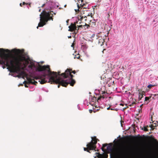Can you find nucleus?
<instances>
[{
	"label": "nucleus",
	"instance_id": "1",
	"mask_svg": "<svg viewBox=\"0 0 158 158\" xmlns=\"http://www.w3.org/2000/svg\"><path fill=\"white\" fill-rule=\"evenodd\" d=\"M37 70L39 72L47 70L48 73V74H44L41 77V80L39 81V82L41 84L46 82L51 83L52 84H58V87L59 88L60 85L66 87L69 84L73 86L75 83V81L73 78V76L70 74L71 70L70 69H67L64 73H61V76L64 78H69L68 79L66 80L60 77L57 78L56 73L51 71L49 65H39Z\"/></svg>",
	"mask_w": 158,
	"mask_h": 158
},
{
	"label": "nucleus",
	"instance_id": "2",
	"mask_svg": "<svg viewBox=\"0 0 158 158\" xmlns=\"http://www.w3.org/2000/svg\"><path fill=\"white\" fill-rule=\"evenodd\" d=\"M10 52L9 49L0 48V65H5L10 68L12 72L19 73L21 69H23L21 67L25 68L29 64L30 58L19 55L11 56Z\"/></svg>",
	"mask_w": 158,
	"mask_h": 158
},
{
	"label": "nucleus",
	"instance_id": "3",
	"mask_svg": "<svg viewBox=\"0 0 158 158\" xmlns=\"http://www.w3.org/2000/svg\"><path fill=\"white\" fill-rule=\"evenodd\" d=\"M149 137L153 141L147 147L146 158H158V140L154 137Z\"/></svg>",
	"mask_w": 158,
	"mask_h": 158
},
{
	"label": "nucleus",
	"instance_id": "4",
	"mask_svg": "<svg viewBox=\"0 0 158 158\" xmlns=\"http://www.w3.org/2000/svg\"><path fill=\"white\" fill-rule=\"evenodd\" d=\"M52 11H50L47 12L45 10H44L40 15V22L38 24V26L37 27V28H38V27H43L46 24V23L50 20H53V14H52L51 12ZM54 15H56V13H54Z\"/></svg>",
	"mask_w": 158,
	"mask_h": 158
},
{
	"label": "nucleus",
	"instance_id": "5",
	"mask_svg": "<svg viewBox=\"0 0 158 158\" xmlns=\"http://www.w3.org/2000/svg\"><path fill=\"white\" fill-rule=\"evenodd\" d=\"M116 152L125 158H127L131 152V149L129 147L119 148L115 150Z\"/></svg>",
	"mask_w": 158,
	"mask_h": 158
},
{
	"label": "nucleus",
	"instance_id": "6",
	"mask_svg": "<svg viewBox=\"0 0 158 158\" xmlns=\"http://www.w3.org/2000/svg\"><path fill=\"white\" fill-rule=\"evenodd\" d=\"M91 138L92 141L87 144L86 146L89 149H95L96 148V144L97 142V139L96 137H92Z\"/></svg>",
	"mask_w": 158,
	"mask_h": 158
},
{
	"label": "nucleus",
	"instance_id": "7",
	"mask_svg": "<svg viewBox=\"0 0 158 158\" xmlns=\"http://www.w3.org/2000/svg\"><path fill=\"white\" fill-rule=\"evenodd\" d=\"M103 35H104L103 33L102 32L99 33L98 35H97L98 37L97 39L98 40V45L100 46L103 45L105 42V39L104 38V37H102V36Z\"/></svg>",
	"mask_w": 158,
	"mask_h": 158
},
{
	"label": "nucleus",
	"instance_id": "8",
	"mask_svg": "<svg viewBox=\"0 0 158 158\" xmlns=\"http://www.w3.org/2000/svg\"><path fill=\"white\" fill-rule=\"evenodd\" d=\"M76 23H78V21H77L76 23H72L70 25L69 27V31L71 32L74 31L75 34L77 33L78 32V30L79 28L78 27V29H77Z\"/></svg>",
	"mask_w": 158,
	"mask_h": 158
},
{
	"label": "nucleus",
	"instance_id": "9",
	"mask_svg": "<svg viewBox=\"0 0 158 158\" xmlns=\"http://www.w3.org/2000/svg\"><path fill=\"white\" fill-rule=\"evenodd\" d=\"M108 145L107 147V149L108 150H110L111 151H112L113 150V149L112 148L113 144L112 143H110L108 144L107 143L104 144L102 145V147L101 148L102 150L104 152L105 151V150L104 149V148L106 146Z\"/></svg>",
	"mask_w": 158,
	"mask_h": 158
},
{
	"label": "nucleus",
	"instance_id": "10",
	"mask_svg": "<svg viewBox=\"0 0 158 158\" xmlns=\"http://www.w3.org/2000/svg\"><path fill=\"white\" fill-rule=\"evenodd\" d=\"M83 18H86L85 19V20L86 21L88 19H90V18L92 19V16H90L89 15H81L80 16H79L78 17V20L81 21L83 19Z\"/></svg>",
	"mask_w": 158,
	"mask_h": 158
},
{
	"label": "nucleus",
	"instance_id": "11",
	"mask_svg": "<svg viewBox=\"0 0 158 158\" xmlns=\"http://www.w3.org/2000/svg\"><path fill=\"white\" fill-rule=\"evenodd\" d=\"M27 81H28V83L29 84H32L36 85L37 84V82L35 81L34 79H31L30 78H27Z\"/></svg>",
	"mask_w": 158,
	"mask_h": 158
},
{
	"label": "nucleus",
	"instance_id": "12",
	"mask_svg": "<svg viewBox=\"0 0 158 158\" xmlns=\"http://www.w3.org/2000/svg\"><path fill=\"white\" fill-rule=\"evenodd\" d=\"M139 91V96L138 98L139 101L143 97V95L144 93V92L138 90Z\"/></svg>",
	"mask_w": 158,
	"mask_h": 158
},
{
	"label": "nucleus",
	"instance_id": "13",
	"mask_svg": "<svg viewBox=\"0 0 158 158\" xmlns=\"http://www.w3.org/2000/svg\"><path fill=\"white\" fill-rule=\"evenodd\" d=\"M96 154L97 155L96 156L98 158H102L104 156V155L106 154V153H103L102 154H100L99 153H96Z\"/></svg>",
	"mask_w": 158,
	"mask_h": 158
},
{
	"label": "nucleus",
	"instance_id": "14",
	"mask_svg": "<svg viewBox=\"0 0 158 158\" xmlns=\"http://www.w3.org/2000/svg\"><path fill=\"white\" fill-rule=\"evenodd\" d=\"M28 67L31 69H32L33 68L35 67V64L33 62H31L30 64L28 65Z\"/></svg>",
	"mask_w": 158,
	"mask_h": 158
},
{
	"label": "nucleus",
	"instance_id": "15",
	"mask_svg": "<svg viewBox=\"0 0 158 158\" xmlns=\"http://www.w3.org/2000/svg\"><path fill=\"white\" fill-rule=\"evenodd\" d=\"M148 126L147 125L146 126H143V127H140V128L142 130H143L145 131H148Z\"/></svg>",
	"mask_w": 158,
	"mask_h": 158
},
{
	"label": "nucleus",
	"instance_id": "16",
	"mask_svg": "<svg viewBox=\"0 0 158 158\" xmlns=\"http://www.w3.org/2000/svg\"><path fill=\"white\" fill-rule=\"evenodd\" d=\"M12 51L14 53L20 54L21 53V51L20 49H13L12 50Z\"/></svg>",
	"mask_w": 158,
	"mask_h": 158
},
{
	"label": "nucleus",
	"instance_id": "17",
	"mask_svg": "<svg viewBox=\"0 0 158 158\" xmlns=\"http://www.w3.org/2000/svg\"><path fill=\"white\" fill-rule=\"evenodd\" d=\"M77 26H78L79 28L81 27H85H85H86V28H88L89 27V25L87 24L86 23H85V25H80L79 26L77 25Z\"/></svg>",
	"mask_w": 158,
	"mask_h": 158
},
{
	"label": "nucleus",
	"instance_id": "18",
	"mask_svg": "<svg viewBox=\"0 0 158 158\" xmlns=\"http://www.w3.org/2000/svg\"><path fill=\"white\" fill-rule=\"evenodd\" d=\"M152 98V96H150L149 97H146L145 98V101H148L147 103H149L150 102L149 99Z\"/></svg>",
	"mask_w": 158,
	"mask_h": 158
},
{
	"label": "nucleus",
	"instance_id": "19",
	"mask_svg": "<svg viewBox=\"0 0 158 158\" xmlns=\"http://www.w3.org/2000/svg\"><path fill=\"white\" fill-rule=\"evenodd\" d=\"M88 20H89L90 21V23H93L94 25H95V20L92 18V19L90 18V19H88Z\"/></svg>",
	"mask_w": 158,
	"mask_h": 158
},
{
	"label": "nucleus",
	"instance_id": "20",
	"mask_svg": "<svg viewBox=\"0 0 158 158\" xmlns=\"http://www.w3.org/2000/svg\"><path fill=\"white\" fill-rule=\"evenodd\" d=\"M133 137L135 139H139V140H141L142 139V138L141 136H139V137H138L137 136H133Z\"/></svg>",
	"mask_w": 158,
	"mask_h": 158
},
{
	"label": "nucleus",
	"instance_id": "21",
	"mask_svg": "<svg viewBox=\"0 0 158 158\" xmlns=\"http://www.w3.org/2000/svg\"><path fill=\"white\" fill-rule=\"evenodd\" d=\"M149 127L151 128V130H153L155 129L154 127H156V125L153 126L152 124H151Z\"/></svg>",
	"mask_w": 158,
	"mask_h": 158
},
{
	"label": "nucleus",
	"instance_id": "22",
	"mask_svg": "<svg viewBox=\"0 0 158 158\" xmlns=\"http://www.w3.org/2000/svg\"><path fill=\"white\" fill-rule=\"evenodd\" d=\"M102 98L103 99H104L105 98V97L104 96V95H103L102 96L100 95L97 99V100H99L101 99V98Z\"/></svg>",
	"mask_w": 158,
	"mask_h": 158
},
{
	"label": "nucleus",
	"instance_id": "23",
	"mask_svg": "<svg viewBox=\"0 0 158 158\" xmlns=\"http://www.w3.org/2000/svg\"><path fill=\"white\" fill-rule=\"evenodd\" d=\"M99 93L100 94H104L106 93V92L105 91H102V90H101L99 92Z\"/></svg>",
	"mask_w": 158,
	"mask_h": 158
},
{
	"label": "nucleus",
	"instance_id": "24",
	"mask_svg": "<svg viewBox=\"0 0 158 158\" xmlns=\"http://www.w3.org/2000/svg\"><path fill=\"white\" fill-rule=\"evenodd\" d=\"M24 73L23 71L21 72L19 74V75L18 76V77H19L21 76H22L24 74Z\"/></svg>",
	"mask_w": 158,
	"mask_h": 158
},
{
	"label": "nucleus",
	"instance_id": "25",
	"mask_svg": "<svg viewBox=\"0 0 158 158\" xmlns=\"http://www.w3.org/2000/svg\"><path fill=\"white\" fill-rule=\"evenodd\" d=\"M69 69L71 70V71H70V72H71V73H70V74H71V75H72V74H71V73H73V74H75V73H76V72H75V70H74V71H73L72 70V69Z\"/></svg>",
	"mask_w": 158,
	"mask_h": 158
},
{
	"label": "nucleus",
	"instance_id": "26",
	"mask_svg": "<svg viewBox=\"0 0 158 158\" xmlns=\"http://www.w3.org/2000/svg\"><path fill=\"white\" fill-rule=\"evenodd\" d=\"M154 86V85H152L151 84H150V85H148L147 87L148 88H150Z\"/></svg>",
	"mask_w": 158,
	"mask_h": 158
},
{
	"label": "nucleus",
	"instance_id": "27",
	"mask_svg": "<svg viewBox=\"0 0 158 158\" xmlns=\"http://www.w3.org/2000/svg\"><path fill=\"white\" fill-rule=\"evenodd\" d=\"M75 57H76L77 59H79L80 58V55L78 54L76 55V56L75 57H74V58H75Z\"/></svg>",
	"mask_w": 158,
	"mask_h": 158
},
{
	"label": "nucleus",
	"instance_id": "28",
	"mask_svg": "<svg viewBox=\"0 0 158 158\" xmlns=\"http://www.w3.org/2000/svg\"><path fill=\"white\" fill-rule=\"evenodd\" d=\"M158 94H152L151 96H152H152H153L154 97H152V98L153 99H154V97L156 96H158Z\"/></svg>",
	"mask_w": 158,
	"mask_h": 158
},
{
	"label": "nucleus",
	"instance_id": "29",
	"mask_svg": "<svg viewBox=\"0 0 158 158\" xmlns=\"http://www.w3.org/2000/svg\"><path fill=\"white\" fill-rule=\"evenodd\" d=\"M56 73L57 76V75H59V76L62 77L61 75V74H60V72H58L57 73V72H56Z\"/></svg>",
	"mask_w": 158,
	"mask_h": 158
},
{
	"label": "nucleus",
	"instance_id": "30",
	"mask_svg": "<svg viewBox=\"0 0 158 158\" xmlns=\"http://www.w3.org/2000/svg\"><path fill=\"white\" fill-rule=\"evenodd\" d=\"M88 148V150L87 151V152L89 153H91V152L90 151V150H95V151L96 150H95V149H89Z\"/></svg>",
	"mask_w": 158,
	"mask_h": 158
},
{
	"label": "nucleus",
	"instance_id": "31",
	"mask_svg": "<svg viewBox=\"0 0 158 158\" xmlns=\"http://www.w3.org/2000/svg\"><path fill=\"white\" fill-rule=\"evenodd\" d=\"M135 104V102H133L131 103L130 105H129V106H133L134 104Z\"/></svg>",
	"mask_w": 158,
	"mask_h": 158
},
{
	"label": "nucleus",
	"instance_id": "32",
	"mask_svg": "<svg viewBox=\"0 0 158 158\" xmlns=\"http://www.w3.org/2000/svg\"><path fill=\"white\" fill-rule=\"evenodd\" d=\"M25 4H26V5H30V4H28V3H26L25 2H23V5H25Z\"/></svg>",
	"mask_w": 158,
	"mask_h": 158
},
{
	"label": "nucleus",
	"instance_id": "33",
	"mask_svg": "<svg viewBox=\"0 0 158 158\" xmlns=\"http://www.w3.org/2000/svg\"><path fill=\"white\" fill-rule=\"evenodd\" d=\"M88 147H87V148H84V150L85 151H87L88 150Z\"/></svg>",
	"mask_w": 158,
	"mask_h": 158
},
{
	"label": "nucleus",
	"instance_id": "34",
	"mask_svg": "<svg viewBox=\"0 0 158 158\" xmlns=\"http://www.w3.org/2000/svg\"><path fill=\"white\" fill-rule=\"evenodd\" d=\"M33 78L35 79L36 80H38L39 79V78L38 77H34Z\"/></svg>",
	"mask_w": 158,
	"mask_h": 158
},
{
	"label": "nucleus",
	"instance_id": "35",
	"mask_svg": "<svg viewBox=\"0 0 158 158\" xmlns=\"http://www.w3.org/2000/svg\"><path fill=\"white\" fill-rule=\"evenodd\" d=\"M126 107H125L124 108H123V110H125L127 108H128V106H127L126 105Z\"/></svg>",
	"mask_w": 158,
	"mask_h": 158
},
{
	"label": "nucleus",
	"instance_id": "36",
	"mask_svg": "<svg viewBox=\"0 0 158 158\" xmlns=\"http://www.w3.org/2000/svg\"><path fill=\"white\" fill-rule=\"evenodd\" d=\"M89 111L90 113H91L93 112V110H89Z\"/></svg>",
	"mask_w": 158,
	"mask_h": 158
},
{
	"label": "nucleus",
	"instance_id": "37",
	"mask_svg": "<svg viewBox=\"0 0 158 158\" xmlns=\"http://www.w3.org/2000/svg\"><path fill=\"white\" fill-rule=\"evenodd\" d=\"M26 83H27V84H29V83H28V81L27 82L26 81H24V82H23V84H25V83H26Z\"/></svg>",
	"mask_w": 158,
	"mask_h": 158
},
{
	"label": "nucleus",
	"instance_id": "38",
	"mask_svg": "<svg viewBox=\"0 0 158 158\" xmlns=\"http://www.w3.org/2000/svg\"><path fill=\"white\" fill-rule=\"evenodd\" d=\"M110 110H115V109H114L113 108H110Z\"/></svg>",
	"mask_w": 158,
	"mask_h": 158
},
{
	"label": "nucleus",
	"instance_id": "39",
	"mask_svg": "<svg viewBox=\"0 0 158 158\" xmlns=\"http://www.w3.org/2000/svg\"><path fill=\"white\" fill-rule=\"evenodd\" d=\"M110 108H110V107H108L107 109V110H109L110 109Z\"/></svg>",
	"mask_w": 158,
	"mask_h": 158
},
{
	"label": "nucleus",
	"instance_id": "40",
	"mask_svg": "<svg viewBox=\"0 0 158 158\" xmlns=\"http://www.w3.org/2000/svg\"><path fill=\"white\" fill-rule=\"evenodd\" d=\"M45 4H43L42 5V7H44V6H45Z\"/></svg>",
	"mask_w": 158,
	"mask_h": 158
},
{
	"label": "nucleus",
	"instance_id": "41",
	"mask_svg": "<svg viewBox=\"0 0 158 158\" xmlns=\"http://www.w3.org/2000/svg\"><path fill=\"white\" fill-rule=\"evenodd\" d=\"M120 105H121V106H124V104H122V103H120Z\"/></svg>",
	"mask_w": 158,
	"mask_h": 158
},
{
	"label": "nucleus",
	"instance_id": "42",
	"mask_svg": "<svg viewBox=\"0 0 158 158\" xmlns=\"http://www.w3.org/2000/svg\"><path fill=\"white\" fill-rule=\"evenodd\" d=\"M25 86L26 87H28V86L26 84H25Z\"/></svg>",
	"mask_w": 158,
	"mask_h": 158
},
{
	"label": "nucleus",
	"instance_id": "43",
	"mask_svg": "<svg viewBox=\"0 0 158 158\" xmlns=\"http://www.w3.org/2000/svg\"><path fill=\"white\" fill-rule=\"evenodd\" d=\"M69 20H67L66 21L67 23H68L69 22Z\"/></svg>",
	"mask_w": 158,
	"mask_h": 158
},
{
	"label": "nucleus",
	"instance_id": "44",
	"mask_svg": "<svg viewBox=\"0 0 158 158\" xmlns=\"http://www.w3.org/2000/svg\"><path fill=\"white\" fill-rule=\"evenodd\" d=\"M20 5L21 6H22V3H20Z\"/></svg>",
	"mask_w": 158,
	"mask_h": 158
},
{
	"label": "nucleus",
	"instance_id": "45",
	"mask_svg": "<svg viewBox=\"0 0 158 158\" xmlns=\"http://www.w3.org/2000/svg\"><path fill=\"white\" fill-rule=\"evenodd\" d=\"M77 6H78V8H79V5L78 4Z\"/></svg>",
	"mask_w": 158,
	"mask_h": 158
},
{
	"label": "nucleus",
	"instance_id": "46",
	"mask_svg": "<svg viewBox=\"0 0 158 158\" xmlns=\"http://www.w3.org/2000/svg\"><path fill=\"white\" fill-rule=\"evenodd\" d=\"M73 44L71 46H73Z\"/></svg>",
	"mask_w": 158,
	"mask_h": 158
},
{
	"label": "nucleus",
	"instance_id": "47",
	"mask_svg": "<svg viewBox=\"0 0 158 158\" xmlns=\"http://www.w3.org/2000/svg\"><path fill=\"white\" fill-rule=\"evenodd\" d=\"M97 157V156H96L94 157V158H96Z\"/></svg>",
	"mask_w": 158,
	"mask_h": 158
},
{
	"label": "nucleus",
	"instance_id": "48",
	"mask_svg": "<svg viewBox=\"0 0 158 158\" xmlns=\"http://www.w3.org/2000/svg\"><path fill=\"white\" fill-rule=\"evenodd\" d=\"M142 105H143V104L141 105L140 106V107L142 106Z\"/></svg>",
	"mask_w": 158,
	"mask_h": 158
},
{
	"label": "nucleus",
	"instance_id": "49",
	"mask_svg": "<svg viewBox=\"0 0 158 158\" xmlns=\"http://www.w3.org/2000/svg\"><path fill=\"white\" fill-rule=\"evenodd\" d=\"M108 33H107V35H108Z\"/></svg>",
	"mask_w": 158,
	"mask_h": 158
},
{
	"label": "nucleus",
	"instance_id": "50",
	"mask_svg": "<svg viewBox=\"0 0 158 158\" xmlns=\"http://www.w3.org/2000/svg\"><path fill=\"white\" fill-rule=\"evenodd\" d=\"M69 37L70 38H71V36H69Z\"/></svg>",
	"mask_w": 158,
	"mask_h": 158
},
{
	"label": "nucleus",
	"instance_id": "51",
	"mask_svg": "<svg viewBox=\"0 0 158 158\" xmlns=\"http://www.w3.org/2000/svg\"><path fill=\"white\" fill-rule=\"evenodd\" d=\"M96 98L95 100H97V98Z\"/></svg>",
	"mask_w": 158,
	"mask_h": 158
},
{
	"label": "nucleus",
	"instance_id": "52",
	"mask_svg": "<svg viewBox=\"0 0 158 158\" xmlns=\"http://www.w3.org/2000/svg\"><path fill=\"white\" fill-rule=\"evenodd\" d=\"M94 111V112H95V111Z\"/></svg>",
	"mask_w": 158,
	"mask_h": 158
},
{
	"label": "nucleus",
	"instance_id": "53",
	"mask_svg": "<svg viewBox=\"0 0 158 158\" xmlns=\"http://www.w3.org/2000/svg\"><path fill=\"white\" fill-rule=\"evenodd\" d=\"M105 37H106V35H105Z\"/></svg>",
	"mask_w": 158,
	"mask_h": 158
},
{
	"label": "nucleus",
	"instance_id": "54",
	"mask_svg": "<svg viewBox=\"0 0 158 158\" xmlns=\"http://www.w3.org/2000/svg\"><path fill=\"white\" fill-rule=\"evenodd\" d=\"M151 132H150V133H149V134H151Z\"/></svg>",
	"mask_w": 158,
	"mask_h": 158
},
{
	"label": "nucleus",
	"instance_id": "55",
	"mask_svg": "<svg viewBox=\"0 0 158 158\" xmlns=\"http://www.w3.org/2000/svg\"><path fill=\"white\" fill-rule=\"evenodd\" d=\"M40 10H39V11H40Z\"/></svg>",
	"mask_w": 158,
	"mask_h": 158
}]
</instances>
